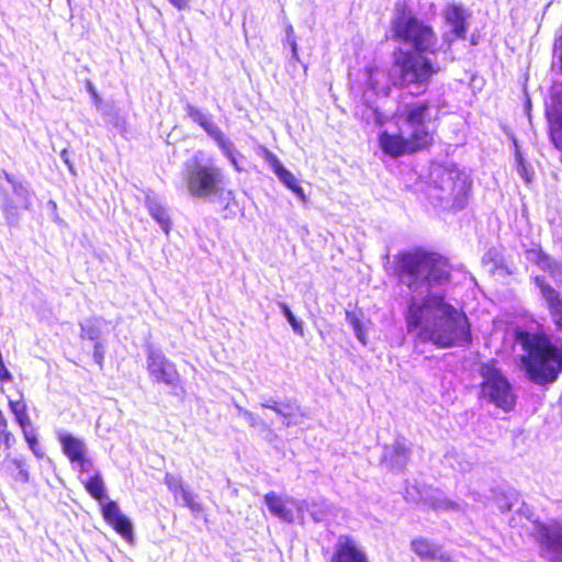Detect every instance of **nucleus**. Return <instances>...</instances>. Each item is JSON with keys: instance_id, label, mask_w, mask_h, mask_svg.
<instances>
[{"instance_id": "20", "label": "nucleus", "mask_w": 562, "mask_h": 562, "mask_svg": "<svg viewBox=\"0 0 562 562\" xmlns=\"http://www.w3.org/2000/svg\"><path fill=\"white\" fill-rule=\"evenodd\" d=\"M412 550L424 560L450 562L451 558L441 546L431 542L425 538H418L412 541Z\"/></svg>"}, {"instance_id": "45", "label": "nucleus", "mask_w": 562, "mask_h": 562, "mask_svg": "<svg viewBox=\"0 0 562 562\" xmlns=\"http://www.w3.org/2000/svg\"><path fill=\"white\" fill-rule=\"evenodd\" d=\"M280 402L276 401L272 397L266 398L260 403V406L263 408H269L277 414V408H279Z\"/></svg>"}, {"instance_id": "12", "label": "nucleus", "mask_w": 562, "mask_h": 562, "mask_svg": "<svg viewBox=\"0 0 562 562\" xmlns=\"http://www.w3.org/2000/svg\"><path fill=\"white\" fill-rule=\"evenodd\" d=\"M265 503L270 513L285 522H303V501L282 498L274 492L265 495Z\"/></svg>"}, {"instance_id": "7", "label": "nucleus", "mask_w": 562, "mask_h": 562, "mask_svg": "<svg viewBox=\"0 0 562 562\" xmlns=\"http://www.w3.org/2000/svg\"><path fill=\"white\" fill-rule=\"evenodd\" d=\"M432 119V109L428 101H415L398 106L396 120L398 128L416 138L419 144L427 147L432 140L429 123Z\"/></svg>"}, {"instance_id": "40", "label": "nucleus", "mask_w": 562, "mask_h": 562, "mask_svg": "<svg viewBox=\"0 0 562 562\" xmlns=\"http://www.w3.org/2000/svg\"><path fill=\"white\" fill-rule=\"evenodd\" d=\"M181 498L192 513H200L202 510V505L196 501V496L191 491L187 490L183 492Z\"/></svg>"}, {"instance_id": "36", "label": "nucleus", "mask_w": 562, "mask_h": 562, "mask_svg": "<svg viewBox=\"0 0 562 562\" xmlns=\"http://www.w3.org/2000/svg\"><path fill=\"white\" fill-rule=\"evenodd\" d=\"M384 77V72L379 69L370 68L367 71V85L374 91V93H378V91L383 88L380 87V79Z\"/></svg>"}, {"instance_id": "10", "label": "nucleus", "mask_w": 562, "mask_h": 562, "mask_svg": "<svg viewBox=\"0 0 562 562\" xmlns=\"http://www.w3.org/2000/svg\"><path fill=\"white\" fill-rule=\"evenodd\" d=\"M442 16L446 25L449 27L448 31L442 33V43L448 48L452 45L456 40H463L468 32L467 20L470 18V13L461 4H448Z\"/></svg>"}, {"instance_id": "13", "label": "nucleus", "mask_w": 562, "mask_h": 562, "mask_svg": "<svg viewBox=\"0 0 562 562\" xmlns=\"http://www.w3.org/2000/svg\"><path fill=\"white\" fill-rule=\"evenodd\" d=\"M541 552L551 562H562V524L552 521L538 529Z\"/></svg>"}, {"instance_id": "6", "label": "nucleus", "mask_w": 562, "mask_h": 562, "mask_svg": "<svg viewBox=\"0 0 562 562\" xmlns=\"http://www.w3.org/2000/svg\"><path fill=\"white\" fill-rule=\"evenodd\" d=\"M480 398L501 408L505 413L510 412L516 404V395L506 375L495 362L488 361L480 366Z\"/></svg>"}, {"instance_id": "37", "label": "nucleus", "mask_w": 562, "mask_h": 562, "mask_svg": "<svg viewBox=\"0 0 562 562\" xmlns=\"http://www.w3.org/2000/svg\"><path fill=\"white\" fill-rule=\"evenodd\" d=\"M285 33V43L291 47V59L299 63L300 57L297 53V44L294 36V30L291 24L286 25Z\"/></svg>"}, {"instance_id": "14", "label": "nucleus", "mask_w": 562, "mask_h": 562, "mask_svg": "<svg viewBox=\"0 0 562 562\" xmlns=\"http://www.w3.org/2000/svg\"><path fill=\"white\" fill-rule=\"evenodd\" d=\"M329 562H370L364 549L352 538L340 536Z\"/></svg>"}, {"instance_id": "42", "label": "nucleus", "mask_w": 562, "mask_h": 562, "mask_svg": "<svg viewBox=\"0 0 562 562\" xmlns=\"http://www.w3.org/2000/svg\"><path fill=\"white\" fill-rule=\"evenodd\" d=\"M0 436L2 439V445H4L5 449H10L15 443V437L11 431L8 430V424L1 428Z\"/></svg>"}, {"instance_id": "18", "label": "nucleus", "mask_w": 562, "mask_h": 562, "mask_svg": "<svg viewBox=\"0 0 562 562\" xmlns=\"http://www.w3.org/2000/svg\"><path fill=\"white\" fill-rule=\"evenodd\" d=\"M409 459V448L404 438H398L392 446L385 447L383 463L393 470H403Z\"/></svg>"}, {"instance_id": "44", "label": "nucleus", "mask_w": 562, "mask_h": 562, "mask_svg": "<svg viewBox=\"0 0 562 562\" xmlns=\"http://www.w3.org/2000/svg\"><path fill=\"white\" fill-rule=\"evenodd\" d=\"M361 119L369 123L370 121H376L379 120V113L376 109L372 106H367L363 113L361 114Z\"/></svg>"}, {"instance_id": "24", "label": "nucleus", "mask_w": 562, "mask_h": 562, "mask_svg": "<svg viewBox=\"0 0 562 562\" xmlns=\"http://www.w3.org/2000/svg\"><path fill=\"white\" fill-rule=\"evenodd\" d=\"M311 515L315 522L329 521L335 516L336 508L325 499L312 501L311 503L303 501V510Z\"/></svg>"}, {"instance_id": "30", "label": "nucleus", "mask_w": 562, "mask_h": 562, "mask_svg": "<svg viewBox=\"0 0 562 562\" xmlns=\"http://www.w3.org/2000/svg\"><path fill=\"white\" fill-rule=\"evenodd\" d=\"M88 493L98 502L102 503L108 498L104 488V482L100 473H95L88 480L82 481Z\"/></svg>"}, {"instance_id": "23", "label": "nucleus", "mask_w": 562, "mask_h": 562, "mask_svg": "<svg viewBox=\"0 0 562 562\" xmlns=\"http://www.w3.org/2000/svg\"><path fill=\"white\" fill-rule=\"evenodd\" d=\"M4 471L16 482L29 483L30 472L26 461L22 457L8 454L2 463Z\"/></svg>"}, {"instance_id": "1", "label": "nucleus", "mask_w": 562, "mask_h": 562, "mask_svg": "<svg viewBox=\"0 0 562 562\" xmlns=\"http://www.w3.org/2000/svg\"><path fill=\"white\" fill-rule=\"evenodd\" d=\"M398 281L412 292L424 293L413 296L405 314L407 330L423 342L440 348L464 345L471 341L468 317L446 297L431 293V289L446 283L449 271L446 262L434 252L408 251L398 256Z\"/></svg>"}, {"instance_id": "19", "label": "nucleus", "mask_w": 562, "mask_h": 562, "mask_svg": "<svg viewBox=\"0 0 562 562\" xmlns=\"http://www.w3.org/2000/svg\"><path fill=\"white\" fill-rule=\"evenodd\" d=\"M536 285L540 289L542 297L546 300L555 326L562 330V300L559 293L542 277L535 278Z\"/></svg>"}, {"instance_id": "39", "label": "nucleus", "mask_w": 562, "mask_h": 562, "mask_svg": "<svg viewBox=\"0 0 562 562\" xmlns=\"http://www.w3.org/2000/svg\"><path fill=\"white\" fill-rule=\"evenodd\" d=\"M9 408L14 418L29 414L27 405L23 400V395L19 400H9Z\"/></svg>"}, {"instance_id": "50", "label": "nucleus", "mask_w": 562, "mask_h": 562, "mask_svg": "<svg viewBox=\"0 0 562 562\" xmlns=\"http://www.w3.org/2000/svg\"><path fill=\"white\" fill-rule=\"evenodd\" d=\"M512 507H513V504H512V503H505V504H501V505H499V508H501L502 510H510V509H512Z\"/></svg>"}, {"instance_id": "35", "label": "nucleus", "mask_w": 562, "mask_h": 562, "mask_svg": "<svg viewBox=\"0 0 562 562\" xmlns=\"http://www.w3.org/2000/svg\"><path fill=\"white\" fill-rule=\"evenodd\" d=\"M165 484L167 485L168 490L173 494V496L177 498L179 495L181 496L183 492L187 491L184 488L181 477L176 476L171 473H167L164 479Z\"/></svg>"}, {"instance_id": "34", "label": "nucleus", "mask_w": 562, "mask_h": 562, "mask_svg": "<svg viewBox=\"0 0 562 562\" xmlns=\"http://www.w3.org/2000/svg\"><path fill=\"white\" fill-rule=\"evenodd\" d=\"M279 307L281 308L283 315L285 316L286 321L291 325L294 333H296L300 336L304 335L303 330V324L302 322L297 321L290 307L284 302L278 303Z\"/></svg>"}, {"instance_id": "5", "label": "nucleus", "mask_w": 562, "mask_h": 562, "mask_svg": "<svg viewBox=\"0 0 562 562\" xmlns=\"http://www.w3.org/2000/svg\"><path fill=\"white\" fill-rule=\"evenodd\" d=\"M394 37L414 48L416 54H437L440 50L438 37L429 24L411 12L402 11L392 21Z\"/></svg>"}, {"instance_id": "3", "label": "nucleus", "mask_w": 562, "mask_h": 562, "mask_svg": "<svg viewBox=\"0 0 562 562\" xmlns=\"http://www.w3.org/2000/svg\"><path fill=\"white\" fill-rule=\"evenodd\" d=\"M437 72L438 68L424 54L398 49L389 77L395 87L426 89Z\"/></svg>"}, {"instance_id": "48", "label": "nucleus", "mask_w": 562, "mask_h": 562, "mask_svg": "<svg viewBox=\"0 0 562 562\" xmlns=\"http://www.w3.org/2000/svg\"><path fill=\"white\" fill-rule=\"evenodd\" d=\"M60 158L63 159V161L69 167L70 170H72V165L70 164L69 161V157H68V150L67 149H63L61 153H60Z\"/></svg>"}, {"instance_id": "51", "label": "nucleus", "mask_w": 562, "mask_h": 562, "mask_svg": "<svg viewBox=\"0 0 562 562\" xmlns=\"http://www.w3.org/2000/svg\"><path fill=\"white\" fill-rule=\"evenodd\" d=\"M90 465H91V461L89 460V463H88V464H86V465H83V468L79 467V468H80V471H81V472L87 471V470H88V468H89Z\"/></svg>"}, {"instance_id": "28", "label": "nucleus", "mask_w": 562, "mask_h": 562, "mask_svg": "<svg viewBox=\"0 0 562 562\" xmlns=\"http://www.w3.org/2000/svg\"><path fill=\"white\" fill-rule=\"evenodd\" d=\"M146 205L153 218H155L161 229L168 234L170 229V217L167 210L159 202L149 198L146 200Z\"/></svg>"}, {"instance_id": "22", "label": "nucleus", "mask_w": 562, "mask_h": 562, "mask_svg": "<svg viewBox=\"0 0 562 562\" xmlns=\"http://www.w3.org/2000/svg\"><path fill=\"white\" fill-rule=\"evenodd\" d=\"M526 259L536 263L540 269L549 271L553 278L562 276V262L547 256L540 248H530L526 251Z\"/></svg>"}, {"instance_id": "33", "label": "nucleus", "mask_w": 562, "mask_h": 562, "mask_svg": "<svg viewBox=\"0 0 562 562\" xmlns=\"http://www.w3.org/2000/svg\"><path fill=\"white\" fill-rule=\"evenodd\" d=\"M346 319L349 323V325L352 327L353 333L357 337V339L362 344L367 345V335L364 331V327L360 318L357 316L353 312H346Z\"/></svg>"}, {"instance_id": "49", "label": "nucleus", "mask_w": 562, "mask_h": 562, "mask_svg": "<svg viewBox=\"0 0 562 562\" xmlns=\"http://www.w3.org/2000/svg\"><path fill=\"white\" fill-rule=\"evenodd\" d=\"M87 89H88V91L91 93V95H92V98H93L94 100H98V99H99V95H98V93H97V91H95V89H94V87H93V85H92L91 82H88V85H87Z\"/></svg>"}, {"instance_id": "17", "label": "nucleus", "mask_w": 562, "mask_h": 562, "mask_svg": "<svg viewBox=\"0 0 562 562\" xmlns=\"http://www.w3.org/2000/svg\"><path fill=\"white\" fill-rule=\"evenodd\" d=\"M58 439L64 453L72 463H77L81 468L89 463V459L86 458L87 446L83 440L67 432H60Z\"/></svg>"}, {"instance_id": "15", "label": "nucleus", "mask_w": 562, "mask_h": 562, "mask_svg": "<svg viewBox=\"0 0 562 562\" xmlns=\"http://www.w3.org/2000/svg\"><path fill=\"white\" fill-rule=\"evenodd\" d=\"M102 516L126 541L133 542L134 530L132 521L121 512L116 502L108 501L102 504Z\"/></svg>"}, {"instance_id": "8", "label": "nucleus", "mask_w": 562, "mask_h": 562, "mask_svg": "<svg viewBox=\"0 0 562 562\" xmlns=\"http://www.w3.org/2000/svg\"><path fill=\"white\" fill-rule=\"evenodd\" d=\"M440 191L437 198L450 203L458 210L463 209L467 202L468 194L471 189V181L464 171L457 169H445L441 171V177L436 182V188Z\"/></svg>"}, {"instance_id": "27", "label": "nucleus", "mask_w": 562, "mask_h": 562, "mask_svg": "<svg viewBox=\"0 0 562 562\" xmlns=\"http://www.w3.org/2000/svg\"><path fill=\"white\" fill-rule=\"evenodd\" d=\"M210 137H212L216 142L217 146L221 148L224 156L229 159L234 168L240 171L241 167L239 166L237 160V156L239 154L236 151L234 144L229 139L225 138L224 134L220 128L216 131V134H212Z\"/></svg>"}, {"instance_id": "4", "label": "nucleus", "mask_w": 562, "mask_h": 562, "mask_svg": "<svg viewBox=\"0 0 562 562\" xmlns=\"http://www.w3.org/2000/svg\"><path fill=\"white\" fill-rule=\"evenodd\" d=\"M202 153H195L184 162L183 179L194 198L212 199L223 194L225 177L213 161L203 162Z\"/></svg>"}, {"instance_id": "46", "label": "nucleus", "mask_w": 562, "mask_h": 562, "mask_svg": "<svg viewBox=\"0 0 562 562\" xmlns=\"http://www.w3.org/2000/svg\"><path fill=\"white\" fill-rule=\"evenodd\" d=\"M12 380V374L10 371L5 368L4 362H0V381L2 382H10Z\"/></svg>"}, {"instance_id": "38", "label": "nucleus", "mask_w": 562, "mask_h": 562, "mask_svg": "<svg viewBox=\"0 0 562 562\" xmlns=\"http://www.w3.org/2000/svg\"><path fill=\"white\" fill-rule=\"evenodd\" d=\"M551 139L554 146L562 150V111L558 120L551 126Z\"/></svg>"}, {"instance_id": "25", "label": "nucleus", "mask_w": 562, "mask_h": 562, "mask_svg": "<svg viewBox=\"0 0 562 562\" xmlns=\"http://www.w3.org/2000/svg\"><path fill=\"white\" fill-rule=\"evenodd\" d=\"M423 499L425 504L438 510H459L460 505L449 498L439 490H430L427 492Z\"/></svg>"}, {"instance_id": "9", "label": "nucleus", "mask_w": 562, "mask_h": 562, "mask_svg": "<svg viewBox=\"0 0 562 562\" xmlns=\"http://www.w3.org/2000/svg\"><path fill=\"white\" fill-rule=\"evenodd\" d=\"M146 367L154 383H162L171 387L180 384V374L176 364L160 349L151 345L146 347Z\"/></svg>"}, {"instance_id": "2", "label": "nucleus", "mask_w": 562, "mask_h": 562, "mask_svg": "<svg viewBox=\"0 0 562 562\" xmlns=\"http://www.w3.org/2000/svg\"><path fill=\"white\" fill-rule=\"evenodd\" d=\"M517 341L526 351L521 362L528 378L538 384L553 382L562 371V348L543 336L522 331Z\"/></svg>"}, {"instance_id": "26", "label": "nucleus", "mask_w": 562, "mask_h": 562, "mask_svg": "<svg viewBox=\"0 0 562 562\" xmlns=\"http://www.w3.org/2000/svg\"><path fill=\"white\" fill-rule=\"evenodd\" d=\"M186 112L188 116L199 124L209 136L212 134H216V131L220 128L204 112H202L196 106L188 103L186 105Z\"/></svg>"}, {"instance_id": "41", "label": "nucleus", "mask_w": 562, "mask_h": 562, "mask_svg": "<svg viewBox=\"0 0 562 562\" xmlns=\"http://www.w3.org/2000/svg\"><path fill=\"white\" fill-rule=\"evenodd\" d=\"M236 408L238 411V414L243 416L251 427H256L259 425V418L254 413L239 405H236Z\"/></svg>"}, {"instance_id": "31", "label": "nucleus", "mask_w": 562, "mask_h": 562, "mask_svg": "<svg viewBox=\"0 0 562 562\" xmlns=\"http://www.w3.org/2000/svg\"><path fill=\"white\" fill-rule=\"evenodd\" d=\"M2 173L5 178V180L12 184V190H13L14 194L16 196L21 198L24 201L25 207H27L29 204L31 203V195H32L29 187L26 184H24L23 182L16 181L13 178V176L9 175L8 172H5L3 170H2Z\"/></svg>"}, {"instance_id": "47", "label": "nucleus", "mask_w": 562, "mask_h": 562, "mask_svg": "<svg viewBox=\"0 0 562 562\" xmlns=\"http://www.w3.org/2000/svg\"><path fill=\"white\" fill-rule=\"evenodd\" d=\"M178 10H186L189 8L190 0H168Z\"/></svg>"}, {"instance_id": "32", "label": "nucleus", "mask_w": 562, "mask_h": 562, "mask_svg": "<svg viewBox=\"0 0 562 562\" xmlns=\"http://www.w3.org/2000/svg\"><path fill=\"white\" fill-rule=\"evenodd\" d=\"M299 409L297 405L292 401L280 402L279 408H277V414L283 418V425L285 427H290L293 425L292 417L295 412Z\"/></svg>"}, {"instance_id": "11", "label": "nucleus", "mask_w": 562, "mask_h": 562, "mask_svg": "<svg viewBox=\"0 0 562 562\" xmlns=\"http://www.w3.org/2000/svg\"><path fill=\"white\" fill-rule=\"evenodd\" d=\"M379 144L383 153L393 158L425 148L416 138L401 130L398 134L382 132L379 136Z\"/></svg>"}, {"instance_id": "43", "label": "nucleus", "mask_w": 562, "mask_h": 562, "mask_svg": "<svg viewBox=\"0 0 562 562\" xmlns=\"http://www.w3.org/2000/svg\"><path fill=\"white\" fill-rule=\"evenodd\" d=\"M104 352H105L104 345L100 341H95L94 347H93V360L100 367L102 366L103 360H104Z\"/></svg>"}, {"instance_id": "29", "label": "nucleus", "mask_w": 562, "mask_h": 562, "mask_svg": "<svg viewBox=\"0 0 562 562\" xmlns=\"http://www.w3.org/2000/svg\"><path fill=\"white\" fill-rule=\"evenodd\" d=\"M104 324L103 318L91 317L80 324L81 338H88L93 341H99L101 336L102 326Z\"/></svg>"}, {"instance_id": "21", "label": "nucleus", "mask_w": 562, "mask_h": 562, "mask_svg": "<svg viewBox=\"0 0 562 562\" xmlns=\"http://www.w3.org/2000/svg\"><path fill=\"white\" fill-rule=\"evenodd\" d=\"M14 420L19 425L24 437V440L27 443L30 450L33 452V454L37 459L44 458L45 452L38 443L37 431L33 425L30 414L15 417Z\"/></svg>"}, {"instance_id": "16", "label": "nucleus", "mask_w": 562, "mask_h": 562, "mask_svg": "<svg viewBox=\"0 0 562 562\" xmlns=\"http://www.w3.org/2000/svg\"><path fill=\"white\" fill-rule=\"evenodd\" d=\"M266 161L270 165L273 172L277 175L279 180L291 191H293L296 196L302 201L306 202V196L303 191V188L297 183L295 176L285 169L277 156L268 150H266L265 155Z\"/></svg>"}]
</instances>
